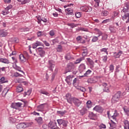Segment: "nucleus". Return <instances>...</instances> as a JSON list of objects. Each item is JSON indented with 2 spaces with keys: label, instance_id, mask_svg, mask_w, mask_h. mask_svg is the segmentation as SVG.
Segmentation results:
<instances>
[{
  "label": "nucleus",
  "instance_id": "f257e3e1",
  "mask_svg": "<svg viewBox=\"0 0 129 129\" xmlns=\"http://www.w3.org/2000/svg\"><path fill=\"white\" fill-rule=\"evenodd\" d=\"M76 69V68L75 67V65H74V63L73 62H69L67 65V68H66V73L68 72H71V71H74Z\"/></svg>",
  "mask_w": 129,
  "mask_h": 129
},
{
  "label": "nucleus",
  "instance_id": "f03ea898",
  "mask_svg": "<svg viewBox=\"0 0 129 129\" xmlns=\"http://www.w3.org/2000/svg\"><path fill=\"white\" fill-rule=\"evenodd\" d=\"M23 103L21 102L12 103L11 104L12 108H14L15 109H22Z\"/></svg>",
  "mask_w": 129,
  "mask_h": 129
},
{
  "label": "nucleus",
  "instance_id": "7ed1b4c3",
  "mask_svg": "<svg viewBox=\"0 0 129 129\" xmlns=\"http://www.w3.org/2000/svg\"><path fill=\"white\" fill-rule=\"evenodd\" d=\"M80 9L82 12H91L92 11V8L90 6H84L80 7Z\"/></svg>",
  "mask_w": 129,
  "mask_h": 129
},
{
  "label": "nucleus",
  "instance_id": "20e7f679",
  "mask_svg": "<svg viewBox=\"0 0 129 129\" xmlns=\"http://www.w3.org/2000/svg\"><path fill=\"white\" fill-rule=\"evenodd\" d=\"M74 77V75H69L66 77V81L69 85H71V84H72V78Z\"/></svg>",
  "mask_w": 129,
  "mask_h": 129
},
{
  "label": "nucleus",
  "instance_id": "39448f33",
  "mask_svg": "<svg viewBox=\"0 0 129 129\" xmlns=\"http://www.w3.org/2000/svg\"><path fill=\"white\" fill-rule=\"evenodd\" d=\"M109 30L111 33H116V32L118 31V27L110 26L109 27Z\"/></svg>",
  "mask_w": 129,
  "mask_h": 129
},
{
  "label": "nucleus",
  "instance_id": "423d86ee",
  "mask_svg": "<svg viewBox=\"0 0 129 129\" xmlns=\"http://www.w3.org/2000/svg\"><path fill=\"white\" fill-rule=\"evenodd\" d=\"M16 127L18 129L25 128V127H27V124L25 123H20L17 125Z\"/></svg>",
  "mask_w": 129,
  "mask_h": 129
},
{
  "label": "nucleus",
  "instance_id": "0eeeda50",
  "mask_svg": "<svg viewBox=\"0 0 129 129\" xmlns=\"http://www.w3.org/2000/svg\"><path fill=\"white\" fill-rule=\"evenodd\" d=\"M0 62L4 64H10L11 63L9 59L3 57H0Z\"/></svg>",
  "mask_w": 129,
  "mask_h": 129
},
{
  "label": "nucleus",
  "instance_id": "6e6552de",
  "mask_svg": "<svg viewBox=\"0 0 129 129\" xmlns=\"http://www.w3.org/2000/svg\"><path fill=\"white\" fill-rule=\"evenodd\" d=\"M19 58H20V60L21 62H22V63H24V62H26V61H27V60H28V58H27L26 56H25L24 55V54H20L19 55Z\"/></svg>",
  "mask_w": 129,
  "mask_h": 129
},
{
  "label": "nucleus",
  "instance_id": "1a4fd4ad",
  "mask_svg": "<svg viewBox=\"0 0 129 129\" xmlns=\"http://www.w3.org/2000/svg\"><path fill=\"white\" fill-rule=\"evenodd\" d=\"M118 116V113H117V111L115 110L114 113H113V115H112L111 118L112 120H114V121H116V117Z\"/></svg>",
  "mask_w": 129,
  "mask_h": 129
},
{
  "label": "nucleus",
  "instance_id": "9d476101",
  "mask_svg": "<svg viewBox=\"0 0 129 129\" xmlns=\"http://www.w3.org/2000/svg\"><path fill=\"white\" fill-rule=\"evenodd\" d=\"M9 33L7 32V31H5L4 30H0V37H6V36H8V34Z\"/></svg>",
  "mask_w": 129,
  "mask_h": 129
},
{
  "label": "nucleus",
  "instance_id": "9b49d317",
  "mask_svg": "<svg viewBox=\"0 0 129 129\" xmlns=\"http://www.w3.org/2000/svg\"><path fill=\"white\" fill-rule=\"evenodd\" d=\"M39 46H43V43L40 41H36L35 43L33 44L32 47L33 49H36Z\"/></svg>",
  "mask_w": 129,
  "mask_h": 129
},
{
  "label": "nucleus",
  "instance_id": "f8f14e48",
  "mask_svg": "<svg viewBox=\"0 0 129 129\" xmlns=\"http://www.w3.org/2000/svg\"><path fill=\"white\" fill-rule=\"evenodd\" d=\"M129 12L124 14V15L122 16V20L125 21L127 19V21H126V23H127L129 22Z\"/></svg>",
  "mask_w": 129,
  "mask_h": 129
},
{
  "label": "nucleus",
  "instance_id": "ddd939ff",
  "mask_svg": "<svg viewBox=\"0 0 129 129\" xmlns=\"http://www.w3.org/2000/svg\"><path fill=\"white\" fill-rule=\"evenodd\" d=\"M35 120L37 121L38 124H42L44 123V121L43 120V118L41 117H39L35 119Z\"/></svg>",
  "mask_w": 129,
  "mask_h": 129
},
{
  "label": "nucleus",
  "instance_id": "4468645a",
  "mask_svg": "<svg viewBox=\"0 0 129 129\" xmlns=\"http://www.w3.org/2000/svg\"><path fill=\"white\" fill-rule=\"evenodd\" d=\"M37 23H38L39 24H41V21H42L43 23H47V22L48 21V20H47V19L42 18H41V17H37Z\"/></svg>",
  "mask_w": 129,
  "mask_h": 129
},
{
  "label": "nucleus",
  "instance_id": "2eb2a0df",
  "mask_svg": "<svg viewBox=\"0 0 129 129\" xmlns=\"http://www.w3.org/2000/svg\"><path fill=\"white\" fill-rule=\"evenodd\" d=\"M111 123H109L110 124V128L112 129V128H115L116 127V121H114L113 120H111Z\"/></svg>",
  "mask_w": 129,
  "mask_h": 129
},
{
  "label": "nucleus",
  "instance_id": "dca6fc26",
  "mask_svg": "<svg viewBox=\"0 0 129 129\" xmlns=\"http://www.w3.org/2000/svg\"><path fill=\"white\" fill-rule=\"evenodd\" d=\"M129 5L128 4H125L122 12L123 13H127L128 12Z\"/></svg>",
  "mask_w": 129,
  "mask_h": 129
},
{
  "label": "nucleus",
  "instance_id": "f3484780",
  "mask_svg": "<svg viewBox=\"0 0 129 129\" xmlns=\"http://www.w3.org/2000/svg\"><path fill=\"white\" fill-rule=\"evenodd\" d=\"M49 69L51 70V71H53V68L55 67L54 61H53V60H49Z\"/></svg>",
  "mask_w": 129,
  "mask_h": 129
},
{
  "label": "nucleus",
  "instance_id": "a211bd4d",
  "mask_svg": "<svg viewBox=\"0 0 129 129\" xmlns=\"http://www.w3.org/2000/svg\"><path fill=\"white\" fill-rule=\"evenodd\" d=\"M94 31H95L96 35H98V37H99L100 36H102V32L97 28H95Z\"/></svg>",
  "mask_w": 129,
  "mask_h": 129
},
{
  "label": "nucleus",
  "instance_id": "6ab92c4d",
  "mask_svg": "<svg viewBox=\"0 0 129 129\" xmlns=\"http://www.w3.org/2000/svg\"><path fill=\"white\" fill-rule=\"evenodd\" d=\"M103 86L104 87L103 89L104 91L105 92H109V89H108V87H107V84L105 83H103L102 84Z\"/></svg>",
  "mask_w": 129,
  "mask_h": 129
},
{
  "label": "nucleus",
  "instance_id": "aec40b11",
  "mask_svg": "<svg viewBox=\"0 0 129 129\" xmlns=\"http://www.w3.org/2000/svg\"><path fill=\"white\" fill-rule=\"evenodd\" d=\"M79 69L81 73L83 72V71H84V70L86 69V68L85 67V64H81L79 67Z\"/></svg>",
  "mask_w": 129,
  "mask_h": 129
},
{
  "label": "nucleus",
  "instance_id": "412c9836",
  "mask_svg": "<svg viewBox=\"0 0 129 129\" xmlns=\"http://www.w3.org/2000/svg\"><path fill=\"white\" fill-rule=\"evenodd\" d=\"M124 123V129H129V122L127 120L123 121Z\"/></svg>",
  "mask_w": 129,
  "mask_h": 129
},
{
  "label": "nucleus",
  "instance_id": "4be33fe9",
  "mask_svg": "<svg viewBox=\"0 0 129 129\" xmlns=\"http://www.w3.org/2000/svg\"><path fill=\"white\" fill-rule=\"evenodd\" d=\"M14 69L16 70H17V71H19L20 72H22L24 74H25V73H24V71H22L21 67L18 66L17 64H15V67H14Z\"/></svg>",
  "mask_w": 129,
  "mask_h": 129
},
{
  "label": "nucleus",
  "instance_id": "5701e85b",
  "mask_svg": "<svg viewBox=\"0 0 129 129\" xmlns=\"http://www.w3.org/2000/svg\"><path fill=\"white\" fill-rule=\"evenodd\" d=\"M65 11L66 12H68V15H74V13H73V10H72L71 8L66 9Z\"/></svg>",
  "mask_w": 129,
  "mask_h": 129
},
{
  "label": "nucleus",
  "instance_id": "b1692460",
  "mask_svg": "<svg viewBox=\"0 0 129 129\" xmlns=\"http://www.w3.org/2000/svg\"><path fill=\"white\" fill-rule=\"evenodd\" d=\"M56 123L55 122L50 121L49 122L48 125L51 128H53V127H55L56 126Z\"/></svg>",
  "mask_w": 129,
  "mask_h": 129
},
{
  "label": "nucleus",
  "instance_id": "393cba45",
  "mask_svg": "<svg viewBox=\"0 0 129 129\" xmlns=\"http://www.w3.org/2000/svg\"><path fill=\"white\" fill-rule=\"evenodd\" d=\"M32 93V89H29L27 92H25L24 94V96H30Z\"/></svg>",
  "mask_w": 129,
  "mask_h": 129
},
{
  "label": "nucleus",
  "instance_id": "a878e982",
  "mask_svg": "<svg viewBox=\"0 0 129 129\" xmlns=\"http://www.w3.org/2000/svg\"><path fill=\"white\" fill-rule=\"evenodd\" d=\"M94 110H96V111H102V107L99 106H96L94 108Z\"/></svg>",
  "mask_w": 129,
  "mask_h": 129
},
{
  "label": "nucleus",
  "instance_id": "bb28decb",
  "mask_svg": "<svg viewBox=\"0 0 129 129\" xmlns=\"http://www.w3.org/2000/svg\"><path fill=\"white\" fill-rule=\"evenodd\" d=\"M10 41L12 43H18L19 39H18L17 38H12L10 39Z\"/></svg>",
  "mask_w": 129,
  "mask_h": 129
},
{
  "label": "nucleus",
  "instance_id": "cd10ccee",
  "mask_svg": "<svg viewBox=\"0 0 129 129\" xmlns=\"http://www.w3.org/2000/svg\"><path fill=\"white\" fill-rule=\"evenodd\" d=\"M88 82L89 83H95L97 82L96 78H92L88 80Z\"/></svg>",
  "mask_w": 129,
  "mask_h": 129
},
{
  "label": "nucleus",
  "instance_id": "c85d7f7f",
  "mask_svg": "<svg viewBox=\"0 0 129 129\" xmlns=\"http://www.w3.org/2000/svg\"><path fill=\"white\" fill-rule=\"evenodd\" d=\"M89 117L90 119H95V114L91 112L89 113Z\"/></svg>",
  "mask_w": 129,
  "mask_h": 129
},
{
  "label": "nucleus",
  "instance_id": "c756f323",
  "mask_svg": "<svg viewBox=\"0 0 129 129\" xmlns=\"http://www.w3.org/2000/svg\"><path fill=\"white\" fill-rule=\"evenodd\" d=\"M7 82H8V80H7L4 77H3L0 79L1 83H6Z\"/></svg>",
  "mask_w": 129,
  "mask_h": 129
},
{
  "label": "nucleus",
  "instance_id": "7c9ffc66",
  "mask_svg": "<svg viewBox=\"0 0 129 129\" xmlns=\"http://www.w3.org/2000/svg\"><path fill=\"white\" fill-rule=\"evenodd\" d=\"M118 100H119L118 97H113L111 99V101L113 103H115V102H117Z\"/></svg>",
  "mask_w": 129,
  "mask_h": 129
},
{
  "label": "nucleus",
  "instance_id": "2f4dec72",
  "mask_svg": "<svg viewBox=\"0 0 129 129\" xmlns=\"http://www.w3.org/2000/svg\"><path fill=\"white\" fill-rule=\"evenodd\" d=\"M121 96V92L120 91L117 92L114 95V97H120Z\"/></svg>",
  "mask_w": 129,
  "mask_h": 129
},
{
  "label": "nucleus",
  "instance_id": "473e14b6",
  "mask_svg": "<svg viewBox=\"0 0 129 129\" xmlns=\"http://www.w3.org/2000/svg\"><path fill=\"white\" fill-rule=\"evenodd\" d=\"M18 83H23V84L24 85H26V84H27V83H26V82L24 81V80L22 79H18Z\"/></svg>",
  "mask_w": 129,
  "mask_h": 129
},
{
  "label": "nucleus",
  "instance_id": "72a5a7b5",
  "mask_svg": "<svg viewBox=\"0 0 129 129\" xmlns=\"http://www.w3.org/2000/svg\"><path fill=\"white\" fill-rule=\"evenodd\" d=\"M40 93L42 94H45V95H46V96H50V93L44 91H40Z\"/></svg>",
  "mask_w": 129,
  "mask_h": 129
},
{
  "label": "nucleus",
  "instance_id": "f704fd0d",
  "mask_svg": "<svg viewBox=\"0 0 129 129\" xmlns=\"http://www.w3.org/2000/svg\"><path fill=\"white\" fill-rule=\"evenodd\" d=\"M101 15L104 17H107V15H108V12H107V11H103L102 12Z\"/></svg>",
  "mask_w": 129,
  "mask_h": 129
},
{
  "label": "nucleus",
  "instance_id": "c9c22d12",
  "mask_svg": "<svg viewBox=\"0 0 129 129\" xmlns=\"http://www.w3.org/2000/svg\"><path fill=\"white\" fill-rule=\"evenodd\" d=\"M87 60L88 63H89V64H90V65H93L94 64V62L91 58H87Z\"/></svg>",
  "mask_w": 129,
  "mask_h": 129
},
{
  "label": "nucleus",
  "instance_id": "e433bc0d",
  "mask_svg": "<svg viewBox=\"0 0 129 129\" xmlns=\"http://www.w3.org/2000/svg\"><path fill=\"white\" fill-rule=\"evenodd\" d=\"M84 59V58H83V57H81L80 58L77 59L76 60L75 64H78V63H80V62L81 61H82V60H83Z\"/></svg>",
  "mask_w": 129,
  "mask_h": 129
},
{
  "label": "nucleus",
  "instance_id": "4c0bfd02",
  "mask_svg": "<svg viewBox=\"0 0 129 129\" xmlns=\"http://www.w3.org/2000/svg\"><path fill=\"white\" fill-rule=\"evenodd\" d=\"M98 36H93V39H92V42H97L98 41Z\"/></svg>",
  "mask_w": 129,
  "mask_h": 129
},
{
  "label": "nucleus",
  "instance_id": "58836bf2",
  "mask_svg": "<svg viewBox=\"0 0 129 129\" xmlns=\"http://www.w3.org/2000/svg\"><path fill=\"white\" fill-rule=\"evenodd\" d=\"M17 89V92H22V91L24 90L23 88L21 86H18Z\"/></svg>",
  "mask_w": 129,
  "mask_h": 129
},
{
  "label": "nucleus",
  "instance_id": "ea45409f",
  "mask_svg": "<svg viewBox=\"0 0 129 129\" xmlns=\"http://www.w3.org/2000/svg\"><path fill=\"white\" fill-rule=\"evenodd\" d=\"M88 54V52H87V49H85L83 50V51L82 52V55L84 56V57H85Z\"/></svg>",
  "mask_w": 129,
  "mask_h": 129
},
{
  "label": "nucleus",
  "instance_id": "a19ab883",
  "mask_svg": "<svg viewBox=\"0 0 129 129\" xmlns=\"http://www.w3.org/2000/svg\"><path fill=\"white\" fill-rule=\"evenodd\" d=\"M75 16L77 19L81 17V13L80 12H76L75 13Z\"/></svg>",
  "mask_w": 129,
  "mask_h": 129
},
{
  "label": "nucleus",
  "instance_id": "79ce46f5",
  "mask_svg": "<svg viewBox=\"0 0 129 129\" xmlns=\"http://www.w3.org/2000/svg\"><path fill=\"white\" fill-rule=\"evenodd\" d=\"M95 7H99V3H100V0H94Z\"/></svg>",
  "mask_w": 129,
  "mask_h": 129
},
{
  "label": "nucleus",
  "instance_id": "37998d69",
  "mask_svg": "<svg viewBox=\"0 0 129 129\" xmlns=\"http://www.w3.org/2000/svg\"><path fill=\"white\" fill-rule=\"evenodd\" d=\"M65 59H66V60H70L71 59V55H70V53H68L65 56Z\"/></svg>",
  "mask_w": 129,
  "mask_h": 129
},
{
  "label": "nucleus",
  "instance_id": "c03bdc74",
  "mask_svg": "<svg viewBox=\"0 0 129 129\" xmlns=\"http://www.w3.org/2000/svg\"><path fill=\"white\" fill-rule=\"evenodd\" d=\"M86 104L88 108H90L91 107V101H88Z\"/></svg>",
  "mask_w": 129,
  "mask_h": 129
},
{
  "label": "nucleus",
  "instance_id": "a18cd8bd",
  "mask_svg": "<svg viewBox=\"0 0 129 129\" xmlns=\"http://www.w3.org/2000/svg\"><path fill=\"white\" fill-rule=\"evenodd\" d=\"M14 76L15 77H22V76H23L21 74H19L18 72H15Z\"/></svg>",
  "mask_w": 129,
  "mask_h": 129
},
{
  "label": "nucleus",
  "instance_id": "49530a36",
  "mask_svg": "<svg viewBox=\"0 0 129 129\" xmlns=\"http://www.w3.org/2000/svg\"><path fill=\"white\" fill-rule=\"evenodd\" d=\"M68 25L72 28H75V27H77V24H75L74 23H69Z\"/></svg>",
  "mask_w": 129,
  "mask_h": 129
},
{
  "label": "nucleus",
  "instance_id": "de8ad7c7",
  "mask_svg": "<svg viewBox=\"0 0 129 129\" xmlns=\"http://www.w3.org/2000/svg\"><path fill=\"white\" fill-rule=\"evenodd\" d=\"M24 54V56L25 57H26V58H27V59H29V57H30V55H29V54L28 53V52L26 51H24L23 52Z\"/></svg>",
  "mask_w": 129,
  "mask_h": 129
},
{
  "label": "nucleus",
  "instance_id": "09e8293b",
  "mask_svg": "<svg viewBox=\"0 0 129 129\" xmlns=\"http://www.w3.org/2000/svg\"><path fill=\"white\" fill-rule=\"evenodd\" d=\"M38 37H42V36H44V32L42 31H38L37 32Z\"/></svg>",
  "mask_w": 129,
  "mask_h": 129
},
{
  "label": "nucleus",
  "instance_id": "8fccbe9b",
  "mask_svg": "<svg viewBox=\"0 0 129 129\" xmlns=\"http://www.w3.org/2000/svg\"><path fill=\"white\" fill-rule=\"evenodd\" d=\"M91 72H92L91 70H88L87 71H86V73L84 74V76L87 77V75H89Z\"/></svg>",
  "mask_w": 129,
  "mask_h": 129
},
{
  "label": "nucleus",
  "instance_id": "3c124183",
  "mask_svg": "<svg viewBox=\"0 0 129 129\" xmlns=\"http://www.w3.org/2000/svg\"><path fill=\"white\" fill-rule=\"evenodd\" d=\"M113 70H114V66H113V64H111L109 66V71H110V72H113Z\"/></svg>",
  "mask_w": 129,
  "mask_h": 129
},
{
  "label": "nucleus",
  "instance_id": "603ef678",
  "mask_svg": "<svg viewBox=\"0 0 129 129\" xmlns=\"http://www.w3.org/2000/svg\"><path fill=\"white\" fill-rule=\"evenodd\" d=\"M66 112V111H57V113L58 114H60V115H64V114H65Z\"/></svg>",
  "mask_w": 129,
  "mask_h": 129
},
{
  "label": "nucleus",
  "instance_id": "864d4df0",
  "mask_svg": "<svg viewBox=\"0 0 129 129\" xmlns=\"http://www.w3.org/2000/svg\"><path fill=\"white\" fill-rule=\"evenodd\" d=\"M10 121L12 123H14V122H16V118L14 117H10Z\"/></svg>",
  "mask_w": 129,
  "mask_h": 129
},
{
  "label": "nucleus",
  "instance_id": "5fc2aeb1",
  "mask_svg": "<svg viewBox=\"0 0 129 129\" xmlns=\"http://www.w3.org/2000/svg\"><path fill=\"white\" fill-rule=\"evenodd\" d=\"M30 0H24L21 2V5H26V4L30 3Z\"/></svg>",
  "mask_w": 129,
  "mask_h": 129
},
{
  "label": "nucleus",
  "instance_id": "6e6d98bb",
  "mask_svg": "<svg viewBox=\"0 0 129 129\" xmlns=\"http://www.w3.org/2000/svg\"><path fill=\"white\" fill-rule=\"evenodd\" d=\"M9 13H10V12H9V10H6V8H5V10L3 11V15H4V16H7V15H8V14H9Z\"/></svg>",
  "mask_w": 129,
  "mask_h": 129
},
{
  "label": "nucleus",
  "instance_id": "4d7b16f0",
  "mask_svg": "<svg viewBox=\"0 0 129 129\" xmlns=\"http://www.w3.org/2000/svg\"><path fill=\"white\" fill-rule=\"evenodd\" d=\"M101 52H105V53H106L107 55H108V52H107V48H102L101 49Z\"/></svg>",
  "mask_w": 129,
  "mask_h": 129
},
{
  "label": "nucleus",
  "instance_id": "13d9d810",
  "mask_svg": "<svg viewBox=\"0 0 129 129\" xmlns=\"http://www.w3.org/2000/svg\"><path fill=\"white\" fill-rule=\"evenodd\" d=\"M39 54L40 56H41V57H44V56L45 55V51L44 50H42V51H40V52H39Z\"/></svg>",
  "mask_w": 129,
  "mask_h": 129
},
{
  "label": "nucleus",
  "instance_id": "bf43d9fd",
  "mask_svg": "<svg viewBox=\"0 0 129 129\" xmlns=\"http://www.w3.org/2000/svg\"><path fill=\"white\" fill-rule=\"evenodd\" d=\"M121 51H119L118 53L115 52V54H116V58H118L120 55H121Z\"/></svg>",
  "mask_w": 129,
  "mask_h": 129
},
{
  "label": "nucleus",
  "instance_id": "052dcab7",
  "mask_svg": "<svg viewBox=\"0 0 129 129\" xmlns=\"http://www.w3.org/2000/svg\"><path fill=\"white\" fill-rule=\"evenodd\" d=\"M107 39V34H104L102 36V40H105Z\"/></svg>",
  "mask_w": 129,
  "mask_h": 129
},
{
  "label": "nucleus",
  "instance_id": "680f3d73",
  "mask_svg": "<svg viewBox=\"0 0 129 129\" xmlns=\"http://www.w3.org/2000/svg\"><path fill=\"white\" fill-rule=\"evenodd\" d=\"M68 124V121H66V120H64L62 121V125L63 126H67V124Z\"/></svg>",
  "mask_w": 129,
  "mask_h": 129
},
{
  "label": "nucleus",
  "instance_id": "e2e57ef3",
  "mask_svg": "<svg viewBox=\"0 0 129 129\" xmlns=\"http://www.w3.org/2000/svg\"><path fill=\"white\" fill-rule=\"evenodd\" d=\"M57 52H62V46L61 45H59L57 48Z\"/></svg>",
  "mask_w": 129,
  "mask_h": 129
},
{
  "label": "nucleus",
  "instance_id": "0e129e2a",
  "mask_svg": "<svg viewBox=\"0 0 129 129\" xmlns=\"http://www.w3.org/2000/svg\"><path fill=\"white\" fill-rule=\"evenodd\" d=\"M100 128H106V125L104 124H101V125H99Z\"/></svg>",
  "mask_w": 129,
  "mask_h": 129
},
{
  "label": "nucleus",
  "instance_id": "69168bd1",
  "mask_svg": "<svg viewBox=\"0 0 129 129\" xmlns=\"http://www.w3.org/2000/svg\"><path fill=\"white\" fill-rule=\"evenodd\" d=\"M110 22V19H106L102 21V24H106V23H109Z\"/></svg>",
  "mask_w": 129,
  "mask_h": 129
},
{
  "label": "nucleus",
  "instance_id": "338daca9",
  "mask_svg": "<svg viewBox=\"0 0 129 129\" xmlns=\"http://www.w3.org/2000/svg\"><path fill=\"white\" fill-rule=\"evenodd\" d=\"M63 119H57V121L58 124H60V125H61L63 123Z\"/></svg>",
  "mask_w": 129,
  "mask_h": 129
},
{
  "label": "nucleus",
  "instance_id": "774afa93",
  "mask_svg": "<svg viewBox=\"0 0 129 129\" xmlns=\"http://www.w3.org/2000/svg\"><path fill=\"white\" fill-rule=\"evenodd\" d=\"M6 67H2V68H1L0 67V73L1 72H2V71H3V72H6Z\"/></svg>",
  "mask_w": 129,
  "mask_h": 129
}]
</instances>
